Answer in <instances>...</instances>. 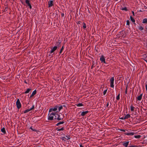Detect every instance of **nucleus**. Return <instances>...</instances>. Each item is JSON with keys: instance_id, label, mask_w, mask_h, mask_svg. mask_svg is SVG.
<instances>
[{"instance_id": "nucleus-1", "label": "nucleus", "mask_w": 147, "mask_h": 147, "mask_svg": "<svg viewBox=\"0 0 147 147\" xmlns=\"http://www.w3.org/2000/svg\"><path fill=\"white\" fill-rule=\"evenodd\" d=\"M62 115L60 113H59V114L56 113L55 114V119H57L58 120H61L63 119V118L62 117L60 116V115Z\"/></svg>"}, {"instance_id": "nucleus-2", "label": "nucleus", "mask_w": 147, "mask_h": 147, "mask_svg": "<svg viewBox=\"0 0 147 147\" xmlns=\"http://www.w3.org/2000/svg\"><path fill=\"white\" fill-rule=\"evenodd\" d=\"M16 104L18 109H19L21 107V104L20 102V100L19 99L17 100Z\"/></svg>"}, {"instance_id": "nucleus-3", "label": "nucleus", "mask_w": 147, "mask_h": 147, "mask_svg": "<svg viewBox=\"0 0 147 147\" xmlns=\"http://www.w3.org/2000/svg\"><path fill=\"white\" fill-rule=\"evenodd\" d=\"M110 86L112 88H113L114 87V85L113 84H114V77H112L110 79Z\"/></svg>"}, {"instance_id": "nucleus-4", "label": "nucleus", "mask_w": 147, "mask_h": 147, "mask_svg": "<svg viewBox=\"0 0 147 147\" xmlns=\"http://www.w3.org/2000/svg\"><path fill=\"white\" fill-rule=\"evenodd\" d=\"M139 135H138V142H139L140 141V140L141 139H143L144 138H145V137L144 136H143V134H140V133H139ZM140 142H138V144H139Z\"/></svg>"}, {"instance_id": "nucleus-5", "label": "nucleus", "mask_w": 147, "mask_h": 147, "mask_svg": "<svg viewBox=\"0 0 147 147\" xmlns=\"http://www.w3.org/2000/svg\"><path fill=\"white\" fill-rule=\"evenodd\" d=\"M34 105H33L32 106V107L30 109H28L25 111H24V113H25L29 111H30L31 110H32L34 108Z\"/></svg>"}, {"instance_id": "nucleus-6", "label": "nucleus", "mask_w": 147, "mask_h": 147, "mask_svg": "<svg viewBox=\"0 0 147 147\" xmlns=\"http://www.w3.org/2000/svg\"><path fill=\"white\" fill-rule=\"evenodd\" d=\"M27 5L29 7L30 9H32V6L30 3V1L28 0H26L25 1Z\"/></svg>"}, {"instance_id": "nucleus-7", "label": "nucleus", "mask_w": 147, "mask_h": 147, "mask_svg": "<svg viewBox=\"0 0 147 147\" xmlns=\"http://www.w3.org/2000/svg\"><path fill=\"white\" fill-rule=\"evenodd\" d=\"M49 7H50L53 5V1H50L48 2Z\"/></svg>"}, {"instance_id": "nucleus-8", "label": "nucleus", "mask_w": 147, "mask_h": 147, "mask_svg": "<svg viewBox=\"0 0 147 147\" xmlns=\"http://www.w3.org/2000/svg\"><path fill=\"white\" fill-rule=\"evenodd\" d=\"M100 60L102 62L104 63H106L105 61V59L104 57V56L103 55H102L101 57L100 58Z\"/></svg>"}, {"instance_id": "nucleus-9", "label": "nucleus", "mask_w": 147, "mask_h": 147, "mask_svg": "<svg viewBox=\"0 0 147 147\" xmlns=\"http://www.w3.org/2000/svg\"><path fill=\"white\" fill-rule=\"evenodd\" d=\"M57 46H55L54 47L53 49H52L51 51H50V53H53L54 51H55L57 49Z\"/></svg>"}, {"instance_id": "nucleus-10", "label": "nucleus", "mask_w": 147, "mask_h": 147, "mask_svg": "<svg viewBox=\"0 0 147 147\" xmlns=\"http://www.w3.org/2000/svg\"><path fill=\"white\" fill-rule=\"evenodd\" d=\"M36 93V90H35L33 92L31 96H30V98H31L33 96H34Z\"/></svg>"}, {"instance_id": "nucleus-11", "label": "nucleus", "mask_w": 147, "mask_h": 147, "mask_svg": "<svg viewBox=\"0 0 147 147\" xmlns=\"http://www.w3.org/2000/svg\"><path fill=\"white\" fill-rule=\"evenodd\" d=\"M88 111H83L82 112V113H81V115L82 116H84L85 115H86V114H87V113H88Z\"/></svg>"}, {"instance_id": "nucleus-12", "label": "nucleus", "mask_w": 147, "mask_h": 147, "mask_svg": "<svg viewBox=\"0 0 147 147\" xmlns=\"http://www.w3.org/2000/svg\"><path fill=\"white\" fill-rule=\"evenodd\" d=\"M129 143V142H123V145L125 146V147H127Z\"/></svg>"}, {"instance_id": "nucleus-13", "label": "nucleus", "mask_w": 147, "mask_h": 147, "mask_svg": "<svg viewBox=\"0 0 147 147\" xmlns=\"http://www.w3.org/2000/svg\"><path fill=\"white\" fill-rule=\"evenodd\" d=\"M130 115L129 114H127L125 117H124L125 119H127L128 118H129L130 117Z\"/></svg>"}, {"instance_id": "nucleus-14", "label": "nucleus", "mask_w": 147, "mask_h": 147, "mask_svg": "<svg viewBox=\"0 0 147 147\" xmlns=\"http://www.w3.org/2000/svg\"><path fill=\"white\" fill-rule=\"evenodd\" d=\"M53 115H49V116L48 119L49 120H53Z\"/></svg>"}, {"instance_id": "nucleus-15", "label": "nucleus", "mask_w": 147, "mask_h": 147, "mask_svg": "<svg viewBox=\"0 0 147 147\" xmlns=\"http://www.w3.org/2000/svg\"><path fill=\"white\" fill-rule=\"evenodd\" d=\"M31 90V89L30 88H28L24 93L25 94H27L29 93Z\"/></svg>"}, {"instance_id": "nucleus-16", "label": "nucleus", "mask_w": 147, "mask_h": 147, "mask_svg": "<svg viewBox=\"0 0 147 147\" xmlns=\"http://www.w3.org/2000/svg\"><path fill=\"white\" fill-rule=\"evenodd\" d=\"M57 106H56L55 107L53 108H52V111H55L57 110Z\"/></svg>"}, {"instance_id": "nucleus-17", "label": "nucleus", "mask_w": 147, "mask_h": 147, "mask_svg": "<svg viewBox=\"0 0 147 147\" xmlns=\"http://www.w3.org/2000/svg\"><path fill=\"white\" fill-rule=\"evenodd\" d=\"M130 18L131 20V21L133 23H135V20L134 19V18L131 16L130 17Z\"/></svg>"}, {"instance_id": "nucleus-18", "label": "nucleus", "mask_w": 147, "mask_h": 147, "mask_svg": "<svg viewBox=\"0 0 147 147\" xmlns=\"http://www.w3.org/2000/svg\"><path fill=\"white\" fill-rule=\"evenodd\" d=\"M125 134L128 135H133L134 134L133 132H130Z\"/></svg>"}, {"instance_id": "nucleus-19", "label": "nucleus", "mask_w": 147, "mask_h": 147, "mask_svg": "<svg viewBox=\"0 0 147 147\" xmlns=\"http://www.w3.org/2000/svg\"><path fill=\"white\" fill-rule=\"evenodd\" d=\"M142 23L144 24L147 23V19L145 18L143 20Z\"/></svg>"}, {"instance_id": "nucleus-20", "label": "nucleus", "mask_w": 147, "mask_h": 147, "mask_svg": "<svg viewBox=\"0 0 147 147\" xmlns=\"http://www.w3.org/2000/svg\"><path fill=\"white\" fill-rule=\"evenodd\" d=\"M145 139L144 140V143L147 144V137L144 138Z\"/></svg>"}, {"instance_id": "nucleus-21", "label": "nucleus", "mask_w": 147, "mask_h": 147, "mask_svg": "<svg viewBox=\"0 0 147 147\" xmlns=\"http://www.w3.org/2000/svg\"><path fill=\"white\" fill-rule=\"evenodd\" d=\"M61 42L60 41V40L58 41V42H57V45L59 47H60V44H61Z\"/></svg>"}, {"instance_id": "nucleus-22", "label": "nucleus", "mask_w": 147, "mask_h": 147, "mask_svg": "<svg viewBox=\"0 0 147 147\" xmlns=\"http://www.w3.org/2000/svg\"><path fill=\"white\" fill-rule=\"evenodd\" d=\"M63 49H64V47H63V46L62 47H61V49L60 50V51L59 52V53L60 54L61 53H62V51H63Z\"/></svg>"}, {"instance_id": "nucleus-23", "label": "nucleus", "mask_w": 147, "mask_h": 147, "mask_svg": "<svg viewBox=\"0 0 147 147\" xmlns=\"http://www.w3.org/2000/svg\"><path fill=\"white\" fill-rule=\"evenodd\" d=\"M78 107L82 106H83V105L82 103H80L76 105Z\"/></svg>"}, {"instance_id": "nucleus-24", "label": "nucleus", "mask_w": 147, "mask_h": 147, "mask_svg": "<svg viewBox=\"0 0 147 147\" xmlns=\"http://www.w3.org/2000/svg\"><path fill=\"white\" fill-rule=\"evenodd\" d=\"M142 94L138 96V100H141L142 98Z\"/></svg>"}, {"instance_id": "nucleus-25", "label": "nucleus", "mask_w": 147, "mask_h": 147, "mask_svg": "<svg viewBox=\"0 0 147 147\" xmlns=\"http://www.w3.org/2000/svg\"><path fill=\"white\" fill-rule=\"evenodd\" d=\"M1 131L4 133V134H5L6 133L5 129H1Z\"/></svg>"}, {"instance_id": "nucleus-26", "label": "nucleus", "mask_w": 147, "mask_h": 147, "mask_svg": "<svg viewBox=\"0 0 147 147\" xmlns=\"http://www.w3.org/2000/svg\"><path fill=\"white\" fill-rule=\"evenodd\" d=\"M130 107H131V110L132 111H134V107L132 106H131Z\"/></svg>"}, {"instance_id": "nucleus-27", "label": "nucleus", "mask_w": 147, "mask_h": 147, "mask_svg": "<svg viewBox=\"0 0 147 147\" xmlns=\"http://www.w3.org/2000/svg\"><path fill=\"white\" fill-rule=\"evenodd\" d=\"M120 99V94L119 93V94L116 97V99L118 100Z\"/></svg>"}, {"instance_id": "nucleus-28", "label": "nucleus", "mask_w": 147, "mask_h": 147, "mask_svg": "<svg viewBox=\"0 0 147 147\" xmlns=\"http://www.w3.org/2000/svg\"><path fill=\"white\" fill-rule=\"evenodd\" d=\"M121 9L123 10H125L126 11H127V9L126 7H123Z\"/></svg>"}, {"instance_id": "nucleus-29", "label": "nucleus", "mask_w": 147, "mask_h": 147, "mask_svg": "<svg viewBox=\"0 0 147 147\" xmlns=\"http://www.w3.org/2000/svg\"><path fill=\"white\" fill-rule=\"evenodd\" d=\"M64 122L63 121H62V122H59V123H58L57 124V125H60V124H63L64 123Z\"/></svg>"}, {"instance_id": "nucleus-30", "label": "nucleus", "mask_w": 147, "mask_h": 147, "mask_svg": "<svg viewBox=\"0 0 147 147\" xmlns=\"http://www.w3.org/2000/svg\"><path fill=\"white\" fill-rule=\"evenodd\" d=\"M83 24H84V25L83 26V28L84 29H85L86 28V25L84 23Z\"/></svg>"}, {"instance_id": "nucleus-31", "label": "nucleus", "mask_w": 147, "mask_h": 147, "mask_svg": "<svg viewBox=\"0 0 147 147\" xmlns=\"http://www.w3.org/2000/svg\"><path fill=\"white\" fill-rule=\"evenodd\" d=\"M63 109V107L62 106H61L59 108V111H60V110Z\"/></svg>"}, {"instance_id": "nucleus-32", "label": "nucleus", "mask_w": 147, "mask_h": 147, "mask_svg": "<svg viewBox=\"0 0 147 147\" xmlns=\"http://www.w3.org/2000/svg\"><path fill=\"white\" fill-rule=\"evenodd\" d=\"M56 113H50V115H53V116H55V114H56Z\"/></svg>"}, {"instance_id": "nucleus-33", "label": "nucleus", "mask_w": 147, "mask_h": 147, "mask_svg": "<svg viewBox=\"0 0 147 147\" xmlns=\"http://www.w3.org/2000/svg\"><path fill=\"white\" fill-rule=\"evenodd\" d=\"M126 24L127 25H129V22L128 20L127 21Z\"/></svg>"}, {"instance_id": "nucleus-34", "label": "nucleus", "mask_w": 147, "mask_h": 147, "mask_svg": "<svg viewBox=\"0 0 147 147\" xmlns=\"http://www.w3.org/2000/svg\"><path fill=\"white\" fill-rule=\"evenodd\" d=\"M95 66L94 65V63H92V66H91V69H92L93 68V67H95Z\"/></svg>"}, {"instance_id": "nucleus-35", "label": "nucleus", "mask_w": 147, "mask_h": 147, "mask_svg": "<svg viewBox=\"0 0 147 147\" xmlns=\"http://www.w3.org/2000/svg\"><path fill=\"white\" fill-rule=\"evenodd\" d=\"M107 90H106L104 91V92H103V94L104 95H105V94H106V93L107 92Z\"/></svg>"}, {"instance_id": "nucleus-36", "label": "nucleus", "mask_w": 147, "mask_h": 147, "mask_svg": "<svg viewBox=\"0 0 147 147\" xmlns=\"http://www.w3.org/2000/svg\"><path fill=\"white\" fill-rule=\"evenodd\" d=\"M139 29L140 30H143V28L142 26H140L139 28Z\"/></svg>"}, {"instance_id": "nucleus-37", "label": "nucleus", "mask_w": 147, "mask_h": 147, "mask_svg": "<svg viewBox=\"0 0 147 147\" xmlns=\"http://www.w3.org/2000/svg\"><path fill=\"white\" fill-rule=\"evenodd\" d=\"M127 85L126 88V89H125V94H127Z\"/></svg>"}, {"instance_id": "nucleus-38", "label": "nucleus", "mask_w": 147, "mask_h": 147, "mask_svg": "<svg viewBox=\"0 0 147 147\" xmlns=\"http://www.w3.org/2000/svg\"><path fill=\"white\" fill-rule=\"evenodd\" d=\"M66 137L67 138V140H68L70 139V138L69 137V136H66Z\"/></svg>"}, {"instance_id": "nucleus-39", "label": "nucleus", "mask_w": 147, "mask_h": 147, "mask_svg": "<svg viewBox=\"0 0 147 147\" xmlns=\"http://www.w3.org/2000/svg\"><path fill=\"white\" fill-rule=\"evenodd\" d=\"M119 118L121 119H125L124 117H121L120 116L119 117Z\"/></svg>"}, {"instance_id": "nucleus-40", "label": "nucleus", "mask_w": 147, "mask_h": 147, "mask_svg": "<svg viewBox=\"0 0 147 147\" xmlns=\"http://www.w3.org/2000/svg\"><path fill=\"white\" fill-rule=\"evenodd\" d=\"M31 130L33 131H37V130H36V129H31Z\"/></svg>"}, {"instance_id": "nucleus-41", "label": "nucleus", "mask_w": 147, "mask_h": 147, "mask_svg": "<svg viewBox=\"0 0 147 147\" xmlns=\"http://www.w3.org/2000/svg\"><path fill=\"white\" fill-rule=\"evenodd\" d=\"M52 111V108L50 109L49 110V112H51V111Z\"/></svg>"}, {"instance_id": "nucleus-42", "label": "nucleus", "mask_w": 147, "mask_h": 147, "mask_svg": "<svg viewBox=\"0 0 147 147\" xmlns=\"http://www.w3.org/2000/svg\"><path fill=\"white\" fill-rule=\"evenodd\" d=\"M128 147H138L137 146H129Z\"/></svg>"}, {"instance_id": "nucleus-43", "label": "nucleus", "mask_w": 147, "mask_h": 147, "mask_svg": "<svg viewBox=\"0 0 147 147\" xmlns=\"http://www.w3.org/2000/svg\"><path fill=\"white\" fill-rule=\"evenodd\" d=\"M61 16L62 17H63L64 16V14L63 13H62L61 14Z\"/></svg>"}, {"instance_id": "nucleus-44", "label": "nucleus", "mask_w": 147, "mask_h": 147, "mask_svg": "<svg viewBox=\"0 0 147 147\" xmlns=\"http://www.w3.org/2000/svg\"><path fill=\"white\" fill-rule=\"evenodd\" d=\"M7 7H5V10H4L5 11H7Z\"/></svg>"}, {"instance_id": "nucleus-45", "label": "nucleus", "mask_w": 147, "mask_h": 147, "mask_svg": "<svg viewBox=\"0 0 147 147\" xmlns=\"http://www.w3.org/2000/svg\"><path fill=\"white\" fill-rule=\"evenodd\" d=\"M120 130L122 131H125V130H124V129H120Z\"/></svg>"}, {"instance_id": "nucleus-46", "label": "nucleus", "mask_w": 147, "mask_h": 147, "mask_svg": "<svg viewBox=\"0 0 147 147\" xmlns=\"http://www.w3.org/2000/svg\"><path fill=\"white\" fill-rule=\"evenodd\" d=\"M132 14H133V15L134 16V11H132Z\"/></svg>"}, {"instance_id": "nucleus-47", "label": "nucleus", "mask_w": 147, "mask_h": 147, "mask_svg": "<svg viewBox=\"0 0 147 147\" xmlns=\"http://www.w3.org/2000/svg\"><path fill=\"white\" fill-rule=\"evenodd\" d=\"M65 137H62V139L63 140H64V141H65V140L64 139H65Z\"/></svg>"}, {"instance_id": "nucleus-48", "label": "nucleus", "mask_w": 147, "mask_h": 147, "mask_svg": "<svg viewBox=\"0 0 147 147\" xmlns=\"http://www.w3.org/2000/svg\"><path fill=\"white\" fill-rule=\"evenodd\" d=\"M135 138H138V135H136L135 136Z\"/></svg>"}, {"instance_id": "nucleus-49", "label": "nucleus", "mask_w": 147, "mask_h": 147, "mask_svg": "<svg viewBox=\"0 0 147 147\" xmlns=\"http://www.w3.org/2000/svg\"><path fill=\"white\" fill-rule=\"evenodd\" d=\"M109 106V102H108L107 104V107Z\"/></svg>"}, {"instance_id": "nucleus-50", "label": "nucleus", "mask_w": 147, "mask_h": 147, "mask_svg": "<svg viewBox=\"0 0 147 147\" xmlns=\"http://www.w3.org/2000/svg\"><path fill=\"white\" fill-rule=\"evenodd\" d=\"M64 129H58V131L63 130Z\"/></svg>"}, {"instance_id": "nucleus-51", "label": "nucleus", "mask_w": 147, "mask_h": 147, "mask_svg": "<svg viewBox=\"0 0 147 147\" xmlns=\"http://www.w3.org/2000/svg\"><path fill=\"white\" fill-rule=\"evenodd\" d=\"M81 22L80 21H78V23L79 24H80V23H81Z\"/></svg>"}, {"instance_id": "nucleus-52", "label": "nucleus", "mask_w": 147, "mask_h": 147, "mask_svg": "<svg viewBox=\"0 0 147 147\" xmlns=\"http://www.w3.org/2000/svg\"><path fill=\"white\" fill-rule=\"evenodd\" d=\"M80 147H83V146L82 144H80Z\"/></svg>"}, {"instance_id": "nucleus-53", "label": "nucleus", "mask_w": 147, "mask_h": 147, "mask_svg": "<svg viewBox=\"0 0 147 147\" xmlns=\"http://www.w3.org/2000/svg\"><path fill=\"white\" fill-rule=\"evenodd\" d=\"M146 90L147 91V85H146Z\"/></svg>"}, {"instance_id": "nucleus-54", "label": "nucleus", "mask_w": 147, "mask_h": 147, "mask_svg": "<svg viewBox=\"0 0 147 147\" xmlns=\"http://www.w3.org/2000/svg\"><path fill=\"white\" fill-rule=\"evenodd\" d=\"M24 82L25 83H26V84H27V82H26V80H25V81H24Z\"/></svg>"}, {"instance_id": "nucleus-55", "label": "nucleus", "mask_w": 147, "mask_h": 147, "mask_svg": "<svg viewBox=\"0 0 147 147\" xmlns=\"http://www.w3.org/2000/svg\"><path fill=\"white\" fill-rule=\"evenodd\" d=\"M60 129H63V127H62Z\"/></svg>"}, {"instance_id": "nucleus-56", "label": "nucleus", "mask_w": 147, "mask_h": 147, "mask_svg": "<svg viewBox=\"0 0 147 147\" xmlns=\"http://www.w3.org/2000/svg\"><path fill=\"white\" fill-rule=\"evenodd\" d=\"M139 11L141 12V11H142L141 10H139Z\"/></svg>"}, {"instance_id": "nucleus-57", "label": "nucleus", "mask_w": 147, "mask_h": 147, "mask_svg": "<svg viewBox=\"0 0 147 147\" xmlns=\"http://www.w3.org/2000/svg\"><path fill=\"white\" fill-rule=\"evenodd\" d=\"M136 98H137V100H138V96L137 97H136Z\"/></svg>"}, {"instance_id": "nucleus-58", "label": "nucleus", "mask_w": 147, "mask_h": 147, "mask_svg": "<svg viewBox=\"0 0 147 147\" xmlns=\"http://www.w3.org/2000/svg\"><path fill=\"white\" fill-rule=\"evenodd\" d=\"M30 129H32V127H30Z\"/></svg>"}, {"instance_id": "nucleus-59", "label": "nucleus", "mask_w": 147, "mask_h": 147, "mask_svg": "<svg viewBox=\"0 0 147 147\" xmlns=\"http://www.w3.org/2000/svg\"><path fill=\"white\" fill-rule=\"evenodd\" d=\"M2 129H5V128L4 127H3Z\"/></svg>"}, {"instance_id": "nucleus-60", "label": "nucleus", "mask_w": 147, "mask_h": 147, "mask_svg": "<svg viewBox=\"0 0 147 147\" xmlns=\"http://www.w3.org/2000/svg\"><path fill=\"white\" fill-rule=\"evenodd\" d=\"M63 106L64 107H65V105H63Z\"/></svg>"}, {"instance_id": "nucleus-61", "label": "nucleus", "mask_w": 147, "mask_h": 147, "mask_svg": "<svg viewBox=\"0 0 147 147\" xmlns=\"http://www.w3.org/2000/svg\"><path fill=\"white\" fill-rule=\"evenodd\" d=\"M138 147H140L138 145Z\"/></svg>"}, {"instance_id": "nucleus-62", "label": "nucleus", "mask_w": 147, "mask_h": 147, "mask_svg": "<svg viewBox=\"0 0 147 147\" xmlns=\"http://www.w3.org/2000/svg\"><path fill=\"white\" fill-rule=\"evenodd\" d=\"M47 128L48 127H46ZM48 128H49V127H48Z\"/></svg>"}]
</instances>
